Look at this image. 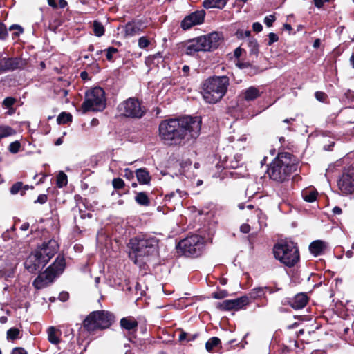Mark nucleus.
<instances>
[{
	"label": "nucleus",
	"instance_id": "nucleus-11",
	"mask_svg": "<svg viewBox=\"0 0 354 354\" xmlns=\"http://www.w3.org/2000/svg\"><path fill=\"white\" fill-rule=\"evenodd\" d=\"M339 189L342 194L354 193V168H348L344 171L337 182Z\"/></svg>",
	"mask_w": 354,
	"mask_h": 354
},
{
	"label": "nucleus",
	"instance_id": "nucleus-64",
	"mask_svg": "<svg viewBox=\"0 0 354 354\" xmlns=\"http://www.w3.org/2000/svg\"><path fill=\"white\" fill-rule=\"evenodd\" d=\"M29 223L28 222H26V223H24L21 227H20V230H21L22 231H26L28 228H29Z\"/></svg>",
	"mask_w": 354,
	"mask_h": 354
},
{
	"label": "nucleus",
	"instance_id": "nucleus-34",
	"mask_svg": "<svg viewBox=\"0 0 354 354\" xmlns=\"http://www.w3.org/2000/svg\"><path fill=\"white\" fill-rule=\"evenodd\" d=\"M216 308L220 310H233L232 299L224 300L222 302L218 303Z\"/></svg>",
	"mask_w": 354,
	"mask_h": 354
},
{
	"label": "nucleus",
	"instance_id": "nucleus-42",
	"mask_svg": "<svg viewBox=\"0 0 354 354\" xmlns=\"http://www.w3.org/2000/svg\"><path fill=\"white\" fill-rule=\"evenodd\" d=\"M8 37V30L5 25L0 22V40H4Z\"/></svg>",
	"mask_w": 354,
	"mask_h": 354
},
{
	"label": "nucleus",
	"instance_id": "nucleus-59",
	"mask_svg": "<svg viewBox=\"0 0 354 354\" xmlns=\"http://www.w3.org/2000/svg\"><path fill=\"white\" fill-rule=\"evenodd\" d=\"M331 0H314L315 5L317 8H322L324 2H329Z\"/></svg>",
	"mask_w": 354,
	"mask_h": 354
},
{
	"label": "nucleus",
	"instance_id": "nucleus-47",
	"mask_svg": "<svg viewBox=\"0 0 354 354\" xmlns=\"http://www.w3.org/2000/svg\"><path fill=\"white\" fill-rule=\"evenodd\" d=\"M149 45V41L145 37H142L138 40V46L140 48H145Z\"/></svg>",
	"mask_w": 354,
	"mask_h": 354
},
{
	"label": "nucleus",
	"instance_id": "nucleus-27",
	"mask_svg": "<svg viewBox=\"0 0 354 354\" xmlns=\"http://www.w3.org/2000/svg\"><path fill=\"white\" fill-rule=\"evenodd\" d=\"M227 3V0H204L203 5L207 8H223Z\"/></svg>",
	"mask_w": 354,
	"mask_h": 354
},
{
	"label": "nucleus",
	"instance_id": "nucleus-55",
	"mask_svg": "<svg viewBox=\"0 0 354 354\" xmlns=\"http://www.w3.org/2000/svg\"><path fill=\"white\" fill-rule=\"evenodd\" d=\"M11 354H27V352L23 348L17 347L12 350Z\"/></svg>",
	"mask_w": 354,
	"mask_h": 354
},
{
	"label": "nucleus",
	"instance_id": "nucleus-24",
	"mask_svg": "<svg viewBox=\"0 0 354 354\" xmlns=\"http://www.w3.org/2000/svg\"><path fill=\"white\" fill-rule=\"evenodd\" d=\"M187 195V193L184 191L176 189L175 192H171L165 196V200L166 201H173L174 203H180V199Z\"/></svg>",
	"mask_w": 354,
	"mask_h": 354
},
{
	"label": "nucleus",
	"instance_id": "nucleus-13",
	"mask_svg": "<svg viewBox=\"0 0 354 354\" xmlns=\"http://www.w3.org/2000/svg\"><path fill=\"white\" fill-rule=\"evenodd\" d=\"M45 258V259H42L35 252L32 253L24 262L25 268L32 274L40 272L48 263V257Z\"/></svg>",
	"mask_w": 354,
	"mask_h": 354
},
{
	"label": "nucleus",
	"instance_id": "nucleus-5",
	"mask_svg": "<svg viewBox=\"0 0 354 354\" xmlns=\"http://www.w3.org/2000/svg\"><path fill=\"white\" fill-rule=\"evenodd\" d=\"M274 257L286 266L291 268L299 261V252L297 244L290 241H284L274 245Z\"/></svg>",
	"mask_w": 354,
	"mask_h": 354
},
{
	"label": "nucleus",
	"instance_id": "nucleus-9",
	"mask_svg": "<svg viewBox=\"0 0 354 354\" xmlns=\"http://www.w3.org/2000/svg\"><path fill=\"white\" fill-rule=\"evenodd\" d=\"M203 239L201 236L194 234L181 240L178 249L186 257H198L203 248Z\"/></svg>",
	"mask_w": 354,
	"mask_h": 354
},
{
	"label": "nucleus",
	"instance_id": "nucleus-40",
	"mask_svg": "<svg viewBox=\"0 0 354 354\" xmlns=\"http://www.w3.org/2000/svg\"><path fill=\"white\" fill-rule=\"evenodd\" d=\"M20 147V142L19 141H15L10 144L8 149L10 152L12 153H16L19 151Z\"/></svg>",
	"mask_w": 354,
	"mask_h": 354
},
{
	"label": "nucleus",
	"instance_id": "nucleus-25",
	"mask_svg": "<svg viewBox=\"0 0 354 354\" xmlns=\"http://www.w3.org/2000/svg\"><path fill=\"white\" fill-rule=\"evenodd\" d=\"M136 175L138 182L140 184H149L151 180V177L146 169H138L136 171Z\"/></svg>",
	"mask_w": 354,
	"mask_h": 354
},
{
	"label": "nucleus",
	"instance_id": "nucleus-3",
	"mask_svg": "<svg viewBox=\"0 0 354 354\" xmlns=\"http://www.w3.org/2000/svg\"><path fill=\"white\" fill-rule=\"evenodd\" d=\"M131 249L130 258L133 259L136 264L140 265L142 259L139 258L156 255L158 250V240L153 236H138L130 240L129 243Z\"/></svg>",
	"mask_w": 354,
	"mask_h": 354
},
{
	"label": "nucleus",
	"instance_id": "nucleus-18",
	"mask_svg": "<svg viewBox=\"0 0 354 354\" xmlns=\"http://www.w3.org/2000/svg\"><path fill=\"white\" fill-rule=\"evenodd\" d=\"M120 327L129 332H136L138 325V321L132 316L123 317L120 321Z\"/></svg>",
	"mask_w": 354,
	"mask_h": 354
},
{
	"label": "nucleus",
	"instance_id": "nucleus-2",
	"mask_svg": "<svg viewBox=\"0 0 354 354\" xmlns=\"http://www.w3.org/2000/svg\"><path fill=\"white\" fill-rule=\"evenodd\" d=\"M297 169V164L293 156L288 152H281L270 164L267 173L272 180L283 183L288 180Z\"/></svg>",
	"mask_w": 354,
	"mask_h": 354
},
{
	"label": "nucleus",
	"instance_id": "nucleus-21",
	"mask_svg": "<svg viewBox=\"0 0 354 354\" xmlns=\"http://www.w3.org/2000/svg\"><path fill=\"white\" fill-rule=\"evenodd\" d=\"M326 248V243L320 240L314 241L309 245L310 252L315 256L321 254Z\"/></svg>",
	"mask_w": 354,
	"mask_h": 354
},
{
	"label": "nucleus",
	"instance_id": "nucleus-61",
	"mask_svg": "<svg viewBox=\"0 0 354 354\" xmlns=\"http://www.w3.org/2000/svg\"><path fill=\"white\" fill-rule=\"evenodd\" d=\"M242 48L240 47H238L234 50V57L236 58H239L242 54Z\"/></svg>",
	"mask_w": 354,
	"mask_h": 354
},
{
	"label": "nucleus",
	"instance_id": "nucleus-53",
	"mask_svg": "<svg viewBox=\"0 0 354 354\" xmlns=\"http://www.w3.org/2000/svg\"><path fill=\"white\" fill-rule=\"evenodd\" d=\"M259 71V69L257 66H250L248 70H246V73L250 75H254L257 74Z\"/></svg>",
	"mask_w": 354,
	"mask_h": 354
},
{
	"label": "nucleus",
	"instance_id": "nucleus-45",
	"mask_svg": "<svg viewBox=\"0 0 354 354\" xmlns=\"http://www.w3.org/2000/svg\"><path fill=\"white\" fill-rule=\"evenodd\" d=\"M250 35V30H243L239 29L236 32V36L239 39H243L244 37H248Z\"/></svg>",
	"mask_w": 354,
	"mask_h": 354
},
{
	"label": "nucleus",
	"instance_id": "nucleus-56",
	"mask_svg": "<svg viewBox=\"0 0 354 354\" xmlns=\"http://www.w3.org/2000/svg\"><path fill=\"white\" fill-rule=\"evenodd\" d=\"M252 29L254 32H259L262 30L263 26L259 22H254L252 25Z\"/></svg>",
	"mask_w": 354,
	"mask_h": 354
},
{
	"label": "nucleus",
	"instance_id": "nucleus-29",
	"mask_svg": "<svg viewBox=\"0 0 354 354\" xmlns=\"http://www.w3.org/2000/svg\"><path fill=\"white\" fill-rule=\"evenodd\" d=\"M48 339L53 344H57L59 342V338L57 335L58 330L53 326L48 329Z\"/></svg>",
	"mask_w": 354,
	"mask_h": 354
},
{
	"label": "nucleus",
	"instance_id": "nucleus-43",
	"mask_svg": "<svg viewBox=\"0 0 354 354\" xmlns=\"http://www.w3.org/2000/svg\"><path fill=\"white\" fill-rule=\"evenodd\" d=\"M105 50L106 51V57L109 61H112L113 54L118 51V49L114 47H109Z\"/></svg>",
	"mask_w": 354,
	"mask_h": 354
},
{
	"label": "nucleus",
	"instance_id": "nucleus-39",
	"mask_svg": "<svg viewBox=\"0 0 354 354\" xmlns=\"http://www.w3.org/2000/svg\"><path fill=\"white\" fill-rule=\"evenodd\" d=\"M19 334V330L15 328H10L7 331V338L9 339L14 340L18 337Z\"/></svg>",
	"mask_w": 354,
	"mask_h": 354
},
{
	"label": "nucleus",
	"instance_id": "nucleus-57",
	"mask_svg": "<svg viewBox=\"0 0 354 354\" xmlns=\"http://www.w3.org/2000/svg\"><path fill=\"white\" fill-rule=\"evenodd\" d=\"M69 295L67 292H62L59 295V299L62 301H66L68 299Z\"/></svg>",
	"mask_w": 354,
	"mask_h": 354
},
{
	"label": "nucleus",
	"instance_id": "nucleus-36",
	"mask_svg": "<svg viewBox=\"0 0 354 354\" xmlns=\"http://www.w3.org/2000/svg\"><path fill=\"white\" fill-rule=\"evenodd\" d=\"M248 47L250 48V55H254L256 57L259 53V45L256 39H250L248 41Z\"/></svg>",
	"mask_w": 354,
	"mask_h": 354
},
{
	"label": "nucleus",
	"instance_id": "nucleus-33",
	"mask_svg": "<svg viewBox=\"0 0 354 354\" xmlns=\"http://www.w3.org/2000/svg\"><path fill=\"white\" fill-rule=\"evenodd\" d=\"M72 121V115L69 113L62 112L61 113L57 118V122L58 124H66L68 122Z\"/></svg>",
	"mask_w": 354,
	"mask_h": 354
},
{
	"label": "nucleus",
	"instance_id": "nucleus-41",
	"mask_svg": "<svg viewBox=\"0 0 354 354\" xmlns=\"http://www.w3.org/2000/svg\"><path fill=\"white\" fill-rule=\"evenodd\" d=\"M113 186L115 189H119L124 187V182L122 178H116L112 181Z\"/></svg>",
	"mask_w": 354,
	"mask_h": 354
},
{
	"label": "nucleus",
	"instance_id": "nucleus-31",
	"mask_svg": "<svg viewBox=\"0 0 354 354\" xmlns=\"http://www.w3.org/2000/svg\"><path fill=\"white\" fill-rule=\"evenodd\" d=\"M16 131L9 126H0V140L12 136Z\"/></svg>",
	"mask_w": 354,
	"mask_h": 354
},
{
	"label": "nucleus",
	"instance_id": "nucleus-12",
	"mask_svg": "<svg viewBox=\"0 0 354 354\" xmlns=\"http://www.w3.org/2000/svg\"><path fill=\"white\" fill-rule=\"evenodd\" d=\"M25 65L24 60L19 57H8L0 53V73L22 68Z\"/></svg>",
	"mask_w": 354,
	"mask_h": 354
},
{
	"label": "nucleus",
	"instance_id": "nucleus-10",
	"mask_svg": "<svg viewBox=\"0 0 354 354\" xmlns=\"http://www.w3.org/2000/svg\"><path fill=\"white\" fill-rule=\"evenodd\" d=\"M120 114L126 118H141L145 113V109L142 106L140 102L135 97L121 102L118 106Z\"/></svg>",
	"mask_w": 354,
	"mask_h": 354
},
{
	"label": "nucleus",
	"instance_id": "nucleus-35",
	"mask_svg": "<svg viewBox=\"0 0 354 354\" xmlns=\"http://www.w3.org/2000/svg\"><path fill=\"white\" fill-rule=\"evenodd\" d=\"M221 344L219 338L214 337L210 338L205 344V348L208 351H211L214 347L217 346Z\"/></svg>",
	"mask_w": 354,
	"mask_h": 354
},
{
	"label": "nucleus",
	"instance_id": "nucleus-44",
	"mask_svg": "<svg viewBox=\"0 0 354 354\" xmlns=\"http://www.w3.org/2000/svg\"><path fill=\"white\" fill-rule=\"evenodd\" d=\"M23 183L21 182H17L15 183L10 188V193L12 194H17L19 190L22 188Z\"/></svg>",
	"mask_w": 354,
	"mask_h": 354
},
{
	"label": "nucleus",
	"instance_id": "nucleus-22",
	"mask_svg": "<svg viewBox=\"0 0 354 354\" xmlns=\"http://www.w3.org/2000/svg\"><path fill=\"white\" fill-rule=\"evenodd\" d=\"M261 95L259 89L254 86H250L243 92V97L246 101H252L258 98Z\"/></svg>",
	"mask_w": 354,
	"mask_h": 354
},
{
	"label": "nucleus",
	"instance_id": "nucleus-16",
	"mask_svg": "<svg viewBox=\"0 0 354 354\" xmlns=\"http://www.w3.org/2000/svg\"><path fill=\"white\" fill-rule=\"evenodd\" d=\"M44 277L46 278L45 283H42V277H37L33 281V286L37 289H42L46 286H48L50 283H51L54 279L57 277L56 273L54 272L49 267L45 270L44 272L41 273Z\"/></svg>",
	"mask_w": 354,
	"mask_h": 354
},
{
	"label": "nucleus",
	"instance_id": "nucleus-20",
	"mask_svg": "<svg viewBox=\"0 0 354 354\" xmlns=\"http://www.w3.org/2000/svg\"><path fill=\"white\" fill-rule=\"evenodd\" d=\"M269 290L270 288L268 286L254 288L250 291L247 296L249 297L250 301V300L261 299L265 297L267 290Z\"/></svg>",
	"mask_w": 354,
	"mask_h": 354
},
{
	"label": "nucleus",
	"instance_id": "nucleus-14",
	"mask_svg": "<svg viewBox=\"0 0 354 354\" xmlns=\"http://www.w3.org/2000/svg\"><path fill=\"white\" fill-rule=\"evenodd\" d=\"M205 17V12L198 10L192 12L189 15L185 17L181 22V28L183 30H188L194 26L203 23Z\"/></svg>",
	"mask_w": 354,
	"mask_h": 354
},
{
	"label": "nucleus",
	"instance_id": "nucleus-38",
	"mask_svg": "<svg viewBox=\"0 0 354 354\" xmlns=\"http://www.w3.org/2000/svg\"><path fill=\"white\" fill-rule=\"evenodd\" d=\"M66 184L67 176L63 171H60L57 177V185L58 187H62Z\"/></svg>",
	"mask_w": 354,
	"mask_h": 354
},
{
	"label": "nucleus",
	"instance_id": "nucleus-4",
	"mask_svg": "<svg viewBox=\"0 0 354 354\" xmlns=\"http://www.w3.org/2000/svg\"><path fill=\"white\" fill-rule=\"evenodd\" d=\"M227 76H214L207 78L202 85L201 94L207 103L215 104L225 95L229 86Z\"/></svg>",
	"mask_w": 354,
	"mask_h": 354
},
{
	"label": "nucleus",
	"instance_id": "nucleus-23",
	"mask_svg": "<svg viewBox=\"0 0 354 354\" xmlns=\"http://www.w3.org/2000/svg\"><path fill=\"white\" fill-rule=\"evenodd\" d=\"M65 259L63 257H57L55 262L49 268L56 273L57 276L61 274L65 268Z\"/></svg>",
	"mask_w": 354,
	"mask_h": 354
},
{
	"label": "nucleus",
	"instance_id": "nucleus-7",
	"mask_svg": "<svg viewBox=\"0 0 354 354\" xmlns=\"http://www.w3.org/2000/svg\"><path fill=\"white\" fill-rule=\"evenodd\" d=\"M219 45V35L216 32L207 36H201L187 41L185 44V53L193 55L199 51H209Z\"/></svg>",
	"mask_w": 354,
	"mask_h": 354
},
{
	"label": "nucleus",
	"instance_id": "nucleus-26",
	"mask_svg": "<svg viewBox=\"0 0 354 354\" xmlns=\"http://www.w3.org/2000/svg\"><path fill=\"white\" fill-rule=\"evenodd\" d=\"M233 310H239L248 305L250 301L247 295L242 296L239 298L232 299Z\"/></svg>",
	"mask_w": 354,
	"mask_h": 354
},
{
	"label": "nucleus",
	"instance_id": "nucleus-6",
	"mask_svg": "<svg viewBox=\"0 0 354 354\" xmlns=\"http://www.w3.org/2000/svg\"><path fill=\"white\" fill-rule=\"evenodd\" d=\"M115 322L114 315L108 310L91 312L84 320L83 326L88 332L109 328Z\"/></svg>",
	"mask_w": 354,
	"mask_h": 354
},
{
	"label": "nucleus",
	"instance_id": "nucleus-49",
	"mask_svg": "<svg viewBox=\"0 0 354 354\" xmlns=\"http://www.w3.org/2000/svg\"><path fill=\"white\" fill-rule=\"evenodd\" d=\"M227 296V292L226 290H221L219 292L212 293V297L215 299H223Z\"/></svg>",
	"mask_w": 354,
	"mask_h": 354
},
{
	"label": "nucleus",
	"instance_id": "nucleus-17",
	"mask_svg": "<svg viewBox=\"0 0 354 354\" xmlns=\"http://www.w3.org/2000/svg\"><path fill=\"white\" fill-rule=\"evenodd\" d=\"M308 301L305 293H299L288 301V304L294 309L299 310L304 308Z\"/></svg>",
	"mask_w": 354,
	"mask_h": 354
},
{
	"label": "nucleus",
	"instance_id": "nucleus-28",
	"mask_svg": "<svg viewBox=\"0 0 354 354\" xmlns=\"http://www.w3.org/2000/svg\"><path fill=\"white\" fill-rule=\"evenodd\" d=\"M317 192L313 189H306L302 192L303 199L308 203L315 201L317 199Z\"/></svg>",
	"mask_w": 354,
	"mask_h": 354
},
{
	"label": "nucleus",
	"instance_id": "nucleus-52",
	"mask_svg": "<svg viewBox=\"0 0 354 354\" xmlns=\"http://www.w3.org/2000/svg\"><path fill=\"white\" fill-rule=\"evenodd\" d=\"M48 197L46 194H39L35 201V203L44 204L47 201Z\"/></svg>",
	"mask_w": 354,
	"mask_h": 354
},
{
	"label": "nucleus",
	"instance_id": "nucleus-63",
	"mask_svg": "<svg viewBox=\"0 0 354 354\" xmlns=\"http://www.w3.org/2000/svg\"><path fill=\"white\" fill-rule=\"evenodd\" d=\"M332 212L334 214H337V215L341 214L342 212V209L337 206H335V207H333Z\"/></svg>",
	"mask_w": 354,
	"mask_h": 354
},
{
	"label": "nucleus",
	"instance_id": "nucleus-46",
	"mask_svg": "<svg viewBox=\"0 0 354 354\" xmlns=\"http://www.w3.org/2000/svg\"><path fill=\"white\" fill-rule=\"evenodd\" d=\"M276 20V17L274 15H270L266 16L264 19V23L267 26L271 27L272 26L273 22Z\"/></svg>",
	"mask_w": 354,
	"mask_h": 354
},
{
	"label": "nucleus",
	"instance_id": "nucleus-54",
	"mask_svg": "<svg viewBox=\"0 0 354 354\" xmlns=\"http://www.w3.org/2000/svg\"><path fill=\"white\" fill-rule=\"evenodd\" d=\"M236 65L241 69L248 70L251 64L248 62H238Z\"/></svg>",
	"mask_w": 354,
	"mask_h": 354
},
{
	"label": "nucleus",
	"instance_id": "nucleus-15",
	"mask_svg": "<svg viewBox=\"0 0 354 354\" xmlns=\"http://www.w3.org/2000/svg\"><path fill=\"white\" fill-rule=\"evenodd\" d=\"M58 245L55 241L50 240L48 243L44 244L41 248L35 250V252L38 254L40 258L45 259V257H48V262L57 252Z\"/></svg>",
	"mask_w": 354,
	"mask_h": 354
},
{
	"label": "nucleus",
	"instance_id": "nucleus-37",
	"mask_svg": "<svg viewBox=\"0 0 354 354\" xmlns=\"http://www.w3.org/2000/svg\"><path fill=\"white\" fill-rule=\"evenodd\" d=\"M10 31H13L12 32V39H15V38L18 37L20 34H21L24 31L23 28L17 24H13L9 27L8 29Z\"/></svg>",
	"mask_w": 354,
	"mask_h": 354
},
{
	"label": "nucleus",
	"instance_id": "nucleus-50",
	"mask_svg": "<svg viewBox=\"0 0 354 354\" xmlns=\"http://www.w3.org/2000/svg\"><path fill=\"white\" fill-rule=\"evenodd\" d=\"M15 100L14 98L8 97L4 99L3 104L6 107L9 108L15 104Z\"/></svg>",
	"mask_w": 354,
	"mask_h": 354
},
{
	"label": "nucleus",
	"instance_id": "nucleus-8",
	"mask_svg": "<svg viewBox=\"0 0 354 354\" xmlns=\"http://www.w3.org/2000/svg\"><path fill=\"white\" fill-rule=\"evenodd\" d=\"M105 107V93L102 88L95 87L86 93L81 109L82 113H86L88 111H101Z\"/></svg>",
	"mask_w": 354,
	"mask_h": 354
},
{
	"label": "nucleus",
	"instance_id": "nucleus-1",
	"mask_svg": "<svg viewBox=\"0 0 354 354\" xmlns=\"http://www.w3.org/2000/svg\"><path fill=\"white\" fill-rule=\"evenodd\" d=\"M201 124L199 118L191 116L164 120L159 124V136L167 145L183 146L198 137Z\"/></svg>",
	"mask_w": 354,
	"mask_h": 354
},
{
	"label": "nucleus",
	"instance_id": "nucleus-48",
	"mask_svg": "<svg viewBox=\"0 0 354 354\" xmlns=\"http://www.w3.org/2000/svg\"><path fill=\"white\" fill-rule=\"evenodd\" d=\"M316 99L322 102H325L327 98V95L322 91H317L315 94Z\"/></svg>",
	"mask_w": 354,
	"mask_h": 354
},
{
	"label": "nucleus",
	"instance_id": "nucleus-60",
	"mask_svg": "<svg viewBox=\"0 0 354 354\" xmlns=\"http://www.w3.org/2000/svg\"><path fill=\"white\" fill-rule=\"evenodd\" d=\"M124 177H126L127 178H131L133 177V173L131 170H130L129 169H124Z\"/></svg>",
	"mask_w": 354,
	"mask_h": 354
},
{
	"label": "nucleus",
	"instance_id": "nucleus-51",
	"mask_svg": "<svg viewBox=\"0 0 354 354\" xmlns=\"http://www.w3.org/2000/svg\"><path fill=\"white\" fill-rule=\"evenodd\" d=\"M268 38H269V41H268V45H269V46H271L273 43L277 41L279 39L278 36L275 33H273V32L269 33Z\"/></svg>",
	"mask_w": 354,
	"mask_h": 354
},
{
	"label": "nucleus",
	"instance_id": "nucleus-32",
	"mask_svg": "<svg viewBox=\"0 0 354 354\" xmlns=\"http://www.w3.org/2000/svg\"><path fill=\"white\" fill-rule=\"evenodd\" d=\"M93 30L97 37H101L104 33V28L101 22L94 21L93 24Z\"/></svg>",
	"mask_w": 354,
	"mask_h": 354
},
{
	"label": "nucleus",
	"instance_id": "nucleus-62",
	"mask_svg": "<svg viewBox=\"0 0 354 354\" xmlns=\"http://www.w3.org/2000/svg\"><path fill=\"white\" fill-rule=\"evenodd\" d=\"M187 333H185L184 331H181L179 335V337H178L179 341L183 342V341L187 339Z\"/></svg>",
	"mask_w": 354,
	"mask_h": 354
},
{
	"label": "nucleus",
	"instance_id": "nucleus-58",
	"mask_svg": "<svg viewBox=\"0 0 354 354\" xmlns=\"http://www.w3.org/2000/svg\"><path fill=\"white\" fill-rule=\"evenodd\" d=\"M240 230L241 232L247 234L250 230V226L247 223L242 224L240 227Z\"/></svg>",
	"mask_w": 354,
	"mask_h": 354
},
{
	"label": "nucleus",
	"instance_id": "nucleus-30",
	"mask_svg": "<svg viewBox=\"0 0 354 354\" xmlns=\"http://www.w3.org/2000/svg\"><path fill=\"white\" fill-rule=\"evenodd\" d=\"M135 201L137 203L143 206H148L150 204V201L145 192H138L135 196Z\"/></svg>",
	"mask_w": 354,
	"mask_h": 354
},
{
	"label": "nucleus",
	"instance_id": "nucleus-19",
	"mask_svg": "<svg viewBox=\"0 0 354 354\" xmlns=\"http://www.w3.org/2000/svg\"><path fill=\"white\" fill-rule=\"evenodd\" d=\"M141 24L139 22H129L125 25L124 32L127 37H133L142 32Z\"/></svg>",
	"mask_w": 354,
	"mask_h": 354
}]
</instances>
